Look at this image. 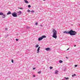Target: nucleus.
<instances>
[{"label": "nucleus", "mask_w": 80, "mask_h": 80, "mask_svg": "<svg viewBox=\"0 0 80 80\" xmlns=\"http://www.w3.org/2000/svg\"><path fill=\"white\" fill-rule=\"evenodd\" d=\"M65 78L66 80H68L69 79V78Z\"/></svg>", "instance_id": "dca6fc26"}, {"label": "nucleus", "mask_w": 80, "mask_h": 80, "mask_svg": "<svg viewBox=\"0 0 80 80\" xmlns=\"http://www.w3.org/2000/svg\"><path fill=\"white\" fill-rule=\"evenodd\" d=\"M66 58H68L67 57H66Z\"/></svg>", "instance_id": "473e14b6"}, {"label": "nucleus", "mask_w": 80, "mask_h": 80, "mask_svg": "<svg viewBox=\"0 0 80 80\" xmlns=\"http://www.w3.org/2000/svg\"><path fill=\"white\" fill-rule=\"evenodd\" d=\"M10 14H12V13L10 11H9L7 13V15H10Z\"/></svg>", "instance_id": "6e6552de"}, {"label": "nucleus", "mask_w": 80, "mask_h": 80, "mask_svg": "<svg viewBox=\"0 0 80 80\" xmlns=\"http://www.w3.org/2000/svg\"><path fill=\"white\" fill-rule=\"evenodd\" d=\"M16 41H18V39H16Z\"/></svg>", "instance_id": "bb28decb"}, {"label": "nucleus", "mask_w": 80, "mask_h": 80, "mask_svg": "<svg viewBox=\"0 0 80 80\" xmlns=\"http://www.w3.org/2000/svg\"><path fill=\"white\" fill-rule=\"evenodd\" d=\"M69 50V48H68L67 50Z\"/></svg>", "instance_id": "72a5a7b5"}, {"label": "nucleus", "mask_w": 80, "mask_h": 80, "mask_svg": "<svg viewBox=\"0 0 80 80\" xmlns=\"http://www.w3.org/2000/svg\"><path fill=\"white\" fill-rule=\"evenodd\" d=\"M12 15L13 17H17V13L16 12H14L12 13Z\"/></svg>", "instance_id": "20e7f679"}, {"label": "nucleus", "mask_w": 80, "mask_h": 80, "mask_svg": "<svg viewBox=\"0 0 80 80\" xmlns=\"http://www.w3.org/2000/svg\"><path fill=\"white\" fill-rule=\"evenodd\" d=\"M2 16H3V17H2V18H5V16H6V15L3 14L2 15Z\"/></svg>", "instance_id": "1a4fd4ad"}, {"label": "nucleus", "mask_w": 80, "mask_h": 80, "mask_svg": "<svg viewBox=\"0 0 80 80\" xmlns=\"http://www.w3.org/2000/svg\"><path fill=\"white\" fill-rule=\"evenodd\" d=\"M41 71H39V72H38V73H39V74H40L41 73Z\"/></svg>", "instance_id": "4be33fe9"}, {"label": "nucleus", "mask_w": 80, "mask_h": 80, "mask_svg": "<svg viewBox=\"0 0 80 80\" xmlns=\"http://www.w3.org/2000/svg\"><path fill=\"white\" fill-rule=\"evenodd\" d=\"M64 33H66V34H70V35H75L77 34V32L75 31H73L71 29L69 31H64Z\"/></svg>", "instance_id": "f257e3e1"}, {"label": "nucleus", "mask_w": 80, "mask_h": 80, "mask_svg": "<svg viewBox=\"0 0 80 80\" xmlns=\"http://www.w3.org/2000/svg\"><path fill=\"white\" fill-rule=\"evenodd\" d=\"M77 66H78L77 65H75V67H77Z\"/></svg>", "instance_id": "a878e982"}, {"label": "nucleus", "mask_w": 80, "mask_h": 80, "mask_svg": "<svg viewBox=\"0 0 80 80\" xmlns=\"http://www.w3.org/2000/svg\"><path fill=\"white\" fill-rule=\"evenodd\" d=\"M8 29H7V28H5V30H7Z\"/></svg>", "instance_id": "7c9ffc66"}, {"label": "nucleus", "mask_w": 80, "mask_h": 80, "mask_svg": "<svg viewBox=\"0 0 80 80\" xmlns=\"http://www.w3.org/2000/svg\"><path fill=\"white\" fill-rule=\"evenodd\" d=\"M26 28H27V29H28L30 28V27H26Z\"/></svg>", "instance_id": "5701e85b"}, {"label": "nucleus", "mask_w": 80, "mask_h": 80, "mask_svg": "<svg viewBox=\"0 0 80 80\" xmlns=\"http://www.w3.org/2000/svg\"><path fill=\"white\" fill-rule=\"evenodd\" d=\"M50 70H52V68H53V67H50Z\"/></svg>", "instance_id": "412c9836"}, {"label": "nucleus", "mask_w": 80, "mask_h": 80, "mask_svg": "<svg viewBox=\"0 0 80 80\" xmlns=\"http://www.w3.org/2000/svg\"><path fill=\"white\" fill-rule=\"evenodd\" d=\"M39 46V45L38 44H36L35 45V47H36V48H37Z\"/></svg>", "instance_id": "9b49d317"}, {"label": "nucleus", "mask_w": 80, "mask_h": 80, "mask_svg": "<svg viewBox=\"0 0 80 80\" xmlns=\"http://www.w3.org/2000/svg\"><path fill=\"white\" fill-rule=\"evenodd\" d=\"M43 1H45V0H43Z\"/></svg>", "instance_id": "c9c22d12"}, {"label": "nucleus", "mask_w": 80, "mask_h": 80, "mask_svg": "<svg viewBox=\"0 0 80 80\" xmlns=\"http://www.w3.org/2000/svg\"><path fill=\"white\" fill-rule=\"evenodd\" d=\"M24 2L26 3H28V2L27 0H24Z\"/></svg>", "instance_id": "9d476101"}, {"label": "nucleus", "mask_w": 80, "mask_h": 80, "mask_svg": "<svg viewBox=\"0 0 80 80\" xmlns=\"http://www.w3.org/2000/svg\"><path fill=\"white\" fill-rule=\"evenodd\" d=\"M35 25H38V23L37 22H36L35 23Z\"/></svg>", "instance_id": "b1692460"}, {"label": "nucleus", "mask_w": 80, "mask_h": 80, "mask_svg": "<svg viewBox=\"0 0 80 80\" xmlns=\"http://www.w3.org/2000/svg\"><path fill=\"white\" fill-rule=\"evenodd\" d=\"M17 13H18V15H20L22 14V12H21V11H19V12H17Z\"/></svg>", "instance_id": "39448f33"}, {"label": "nucleus", "mask_w": 80, "mask_h": 80, "mask_svg": "<svg viewBox=\"0 0 80 80\" xmlns=\"http://www.w3.org/2000/svg\"><path fill=\"white\" fill-rule=\"evenodd\" d=\"M11 61H12V63H13V60L12 59Z\"/></svg>", "instance_id": "393cba45"}, {"label": "nucleus", "mask_w": 80, "mask_h": 80, "mask_svg": "<svg viewBox=\"0 0 80 80\" xmlns=\"http://www.w3.org/2000/svg\"><path fill=\"white\" fill-rule=\"evenodd\" d=\"M40 26H41V27H43V25H40Z\"/></svg>", "instance_id": "c756f323"}, {"label": "nucleus", "mask_w": 80, "mask_h": 80, "mask_svg": "<svg viewBox=\"0 0 80 80\" xmlns=\"http://www.w3.org/2000/svg\"><path fill=\"white\" fill-rule=\"evenodd\" d=\"M74 76H76V74H74L72 75V77H74Z\"/></svg>", "instance_id": "4468645a"}, {"label": "nucleus", "mask_w": 80, "mask_h": 80, "mask_svg": "<svg viewBox=\"0 0 80 80\" xmlns=\"http://www.w3.org/2000/svg\"><path fill=\"white\" fill-rule=\"evenodd\" d=\"M28 12L29 13L30 12H31L30 10L29 9H28Z\"/></svg>", "instance_id": "6ab92c4d"}, {"label": "nucleus", "mask_w": 80, "mask_h": 80, "mask_svg": "<svg viewBox=\"0 0 80 80\" xmlns=\"http://www.w3.org/2000/svg\"><path fill=\"white\" fill-rule=\"evenodd\" d=\"M45 49L46 51H49V50H50V48H47Z\"/></svg>", "instance_id": "0eeeda50"}, {"label": "nucleus", "mask_w": 80, "mask_h": 80, "mask_svg": "<svg viewBox=\"0 0 80 80\" xmlns=\"http://www.w3.org/2000/svg\"><path fill=\"white\" fill-rule=\"evenodd\" d=\"M28 8H30V7H31V5H28Z\"/></svg>", "instance_id": "a211bd4d"}, {"label": "nucleus", "mask_w": 80, "mask_h": 80, "mask_svg": "<svg viewBox=\"0 0 80 80\" xmlns=\"http://www.w3.org/2000/svg\"><path fill=\"white\" fill-rule=\"evenodd\" d=\"M40 47H39L37 49V53H39V50H40Z\"/></svg>", "instance_id": "423d86ee"}, {"label": "nucleus", "mask_w": 80, "mask_h": 80, "mask_svg": "<svg viewBox=\"0 0 80 80\" xmlns=\"http://www.w3.org/2000/svg\"><path fill=\"white\" fill-rule=\"evenodd\" d=\"M74 47H76V45H74Z\"/></svg>", "instance_id": "f704fd0d"}, {"label": "nucleus", "mask_w": 80, "mask_h": 80, "mask_svg": "<svg viewBox=\"0 0 80 80\" xmlns=\"http://www.w3.org/2000/svg\"><path fill=\"white\" fill-rule=\"evenodd\" d=\"M31 13H34L35 12L34 11L32 10L31 11Z\"/></svg>", "instance_id": "aec40b11"}, {"label": "nucleus", "mask_w": 80, "mask_h": 80, "mask_svg": "<svg viewBox=\"0 0 80 80\" xmlns=\"http://www.w3.org/2000/svg\"><path fill=\"white\" fill-rule=\"evenodd\" d=\"M33 70H35V68H33Z\"/></svg>", "instance_id": "c85d7f7f"}, {"label": "nucleus", "mask_w": 80, "mask_h": 80, "mask_svg": "<svg viewBox=\"0 0 80 80\" xmlns=\"http://www.w3.org/2000/svg\"><path fill=\"white\" fill-rule=\"evenodd\" d=\"M79 26H80V24L79 25Z\"/></svg>", "instance_id": "e433bc0d"}, {"label": "nucleus", "mask_w": 80, "mask_h": 80, "mask_svg": "<svg viewBox=\"0 0 80 80\" xmlns=\"http://www.w3.org/2000/svg\"><path fill=\"white\" fill-rule=\"evenodd\" d=\"M62 80H66V79H62Z\"/></svg>", "instance_id": "2f4dec72"}, {"label": "nucleus", "mask_w": 80, "mask_h": 80, "mask_svg": "<svg viewBox=\"0 0 80 80\" xmlns=\"http://www.w3.org/2000/svg\"><path fill=\"white\" fill-rule=\"evenodd\" d=\"M58 71L56 70V71L55 73V74H57V73H58Z\"/></svg>", "instance_id": "f8f14e48"}, {"label": "nucleus", "mask_w": 80, "mask_h": 80, "mask_svg": "<svg viewBox=\"0 0 80 80\" xmlns=\"http://www.w3.org/2000/svg\"><path fill=\"white\" fill-rule=\"evenodd\" d=\"M3 13L2 12H0V15H3Z\"/></svg>", "instance_id": "2eb2a0df"}, {"label": "nucleus", "mask_w": 80, "mask_h": 80, "mask_svg": "<svg viewBox=\"0 0 80 80\" xmlns=\"http://www.w3.org/2000/svg\"><path fill=\"white\" fill-rule=\"evenodd\" d=\"M33 77H35V75H33Z\"/></svg>", "instance_id": "cd10ccee"}, {"label": "nucleus", "mask_w": 80, "mask_h": 80, "mask_svg": "<svg viewBox=\"0 0 80 80\" xmlns=\"http://www.w3.org/2000/svg\"><path fill=\"white\" fill-rule=\"evenodd\" d=\"M59 63H63V61H62V60H60L59 61Z\"/></svg>", "instance_id": "ddd939ff"}, {"label": "nucleus", "mask_w": 80, "mask_h": 80, "mask_svg": "<svg viewBox=\"0 0 80 80\" xmlns=\"http://www.w3.org/2000/svg\"><path fill=\"white\" fill-rule=\"evenodd\" d=\"M18 9H21V10H23V8H18Z\"/></svg>", "instance_id": "f3484780"}, {"label": "nucleus", "mask_w": 80, "mask_h": 80, "mask_svg": "<svg viewBox=\"0 0 80 80\" xmlns=\"http://www.w3.org/2000/svg\"><path fill=\"white\" fill-rule=\"evenodd\" d=\"M52 32L53 33V35L52 37L53 38H54L55 39H57V31H56L55 29L52 30Z\"/></svg>", "instance_id": "f03ea898"}, {"label": "nucleus", "mask_w": 80, "mask_h": 80, "mask_svg": "<svg viewBox=\"0 0 80 80\" xmlns=\"http://www.w3.org/2000/svg\"><path fill=\"white\" fill-rule=\"evenodd\" d=\"M47 36L45 35L42 36V37H39L38 39V41H40V40H42L43 39V38H46Z\"/></svg>", "instance_id": "7ed1b4c3"}]
</instances>
